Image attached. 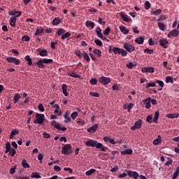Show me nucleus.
<instances>
[{
  "instance_id": "31",
  "label": "nucleus",
  "mask_w": 179,
  "mask_h": 179,
  "mask_svg": "<svg viewBox=\"0 0 179 179\" xmlns=\"http://www.w3.org/2000/svg\"><path fill=\"white\" fill-rule=\"evenodd\" d=\"M62 89L63 92V94H64L66 96H68V92H66V89H68V85H66V84H63Z\"/></svg>"
},
{
  "instance_id": "39",
  "label": "nucleus",
  "mask_w": 179,
  "mask_h": 179,
  "mask_svg": "<svg viewBox=\"0 0 179 179\" xmlns=\"http://www.w3.org/2000/svg\"><path fill=\"white\" fill-rule=\"evenodd\" d=\"M10 143H9V142H7L6 143V151H5V153H9V152H10V150H12V149H10Z\"/></svg>"
},
{
  "instance_id": "51",
  "label": "nucleus",
  "mask_w": 179,
  "mask_h": 179,
  "mask_svg": "<svg viewBox=\"0 0 179 179\" xmlns=\"http://www.w3.org/2000/svg\"><path fill=\"white\" fill-rule=\"evenodd\" d=\"M9 155H10V156H11V157H15V155H16V150L15 149H11L9 151Z\"/></svg>"
},
{
  "instance_id": "34",
  "label": "nucleus",
  "mask_w": 179,
  "mask_h": 179,
  "mask_svg": "<svg viewBox=\"0 0 179 179\" xmlns=\"http://www.w3.org/2000/svg\"><path fill=\"white\" fill-rule=\"evenodd\" d=\"M83 57L84 59H85V61H87V62H90V57H89V55H87V53H86V52H83Z\"/></svg>"
},
{
  "instance_id": "4",
  "label": "nucleus",
  "mask_w": 179,
  "mask_h": 179,
  "mask_svg": "<svg viewBox=\"0 0 179 179\" xmlns=\"http://www.w3.org/2000/svg\"><path fill=\"white\" fill-rule=\"evenodd\" d=\"M125 173H127V176L130 178L138 179V178L139 177V173H138V172L136 171L125 170Z\"/></svg>"
},
{
  "instance_id": "30",
  "label": "nucleus",
  "mask_w": 179,
  "mask_h": 179,
  "mask_svg": "<svg viewBox=\"0 0 179 179\" xmlns=\"http://www.w3.org/2000/svg\"><path fill=\"white\" fill-rule=\"evenodd\" d=\"M112 50L115 55H117V54L118 55L121 54V48H120L113 47Z\"/></svg>"
},
{
  "instance_id": "23",
  "label": "nucleus",
  "mask_w": 179,
  "mask_h": 179,
  "mask_svg": "<svg viewBox=\"0 0 179 179\" xmlns=\"http://www.w3.org/2000/svg\"><path fill=\"white\" fill-rule=\"evenodd\" d=\"M119 29L123 34H128V33H129V30L127 29V27L124 26H120L119 27Z\"/></svg>"
},
{
  "instance_id": "55",
  "label": "nucleus",
  "mask_w": 179,
  "mask_h": 179,
  "mask_svg": "<svg viewBox=\"0 0 179 179\" xmlns=\"http://www.w3.org/2000/svg\"><path fill=\"white\" fill-rule=\"evenodd\" d=\"M78 115H79V113L78 112H73V113H71V117L72 118V120H76V117H78Z\"/></svg>"
},
{
  "instance_id": "15",
  "label": "nucleus",
  "mask_w": 179,
  "mask_h": 179,
  "mask_svg": "<svg viewBox=\"0 0 179 179\" xmlns=\"http://www.w3.org/2000/svg\"><path fill=\"white\" fill-rule=\"evenodd\" d=\"M85 26H86V27H88V28L91 29L92 30H93V29H94L95 24H94V22H93L92 21L87 20L85 22Z\"/></svg>"
},
{
  "instance_id": "12",
  "label": "nucleus",
  "mask_w": 179,
  "mask_h": 179,
  "mask_svg": "<svg viewBox=\"0 0 179 179\" xmlns=\"http://www.w3.org/2000/svg\"><path fill=\"white\" fill-rule=\"evenodd\" d=\"M159 45L161 47H163V48H169V41L166 39H161L159 40Z\"/></svg>"
},
{
  "instance_id": "19",
  "label": "nucleus",
  "mask_w": 179,
  "mask_h": 179,
  "mask_svg": "<svg viewBox=\"0 0 179 179\" xmlns=\"http://www.w3.org/2000/svg\"><path fill=\"white\" fill-rule=\"evenodd\" d=\"M61 18H59V17H55L52 22V26H58V24H61Z\"/></svg>"
},
{
  "instance_id": "38",
  "label": "nucleus",
  "mask_w": 179,
  "mask_h": 179,
  "mask_svg": "<svg viewBox=\"0 0 179 179\" xmlns=\"http://www.w3.org/2000/svg\"><path fill=\"white\" fill-rule=\"evenodd\" d=\"M94 54H95V55H97L98 58H100V57H101V50H100L99 49H94L93 50Z\"/></svg>"
},
{
  "instance_id": "29",
  "label": "nucleus",
  "mask_w": 179,
  "mask_h": 179,
  "mask_svg": "<svg viewBox=\"0 0 179 179\" xmlns=\"http://www.w3.org/2000/svg\"><path fill=\"white\" fill-rule=\"evenodd\" d=\"M22 166L24 169H30V165L27 163V160L24 159L22 162Z\"/></svg>"
},
{
  "instance_id": "46",
  "label": "nucleus",
  "mask_w": 179,
  "mask_h": 179,
  "mask_svg": "<svg viewBox=\"0 0 179 179\" xmlns=\"http://www.w3.org/2000/svg\"><path fill=\"white\" fill-rule=\"evenodd\" d=\"M93 173H96V169H91L90 170L85 172V175L86 176H92V174H93Z\"/></svg>"
},
{
  "instance_id": "7",
  "label": "nucleus",
  "mask_w": 179,
  "mask_h": 179,
  "mask_svg": "<svg viewBox=\"0 0 179 179\" xmlns=\"http://www.w3.org/2000/svg\"><path fill=\"white\" fill-rule=\"evenodd\" d=\"M51 125H52V127H54V128H56V129H58L59 131H65L67 129L66 127H61L59 124L57 123V121H55V120H52L51 122Z\"/></svg>"
},
{
  "instance_id": "13",
  "label": "nucleus",
  "mask_w": 179,
  "mask_h": 179,
  "mask_svg": "<svg viewBox=\"0 0 179 179\" xmlns=\"http://www.w3.org/2000/svg\"><path fill=\"white\" fill-rule=\"evenodd\" d=\"M97 128H99V125L97 124H94L91 127H90L87 131L90 134H94L96 131H97Z\"/></svg>"
},
{
  "instance_id": "61",
  "label": "nucleus",
  "mask_w": 179,
  "mask_h": 179,
  "mask_svg": "<svg viewBox=\"0 0 179 179\" xmlns=\"http://www.w3.org/2000/svg\"><path fill=\"white\" fill-rule=\"evenodd\" d=\"M110 27H107L104 31H103V34L105 36H108V34H110Z\"/></svg>"
},
{
  "instance_id": "33",
  "label": "nucleus",
  "mask_w": 179,
  "mask_h": 179,
  "mask_svg": "<svg viewBox=\"0 0 179 179\" xmlns=\"http://www.w3.org/2000/svg\"><path fill=\"white\" fill-rule=\"evenodd\" d=\"M158 27L162 31H164V30H166V24L164 23L158 22Z\"/></svg>"
},
{
  "instance_id": "44",
  "label": "nucleus",
  "mask_w": 179,
  "mask_h": 179,
  "mask_svg": "<svg viewBox=\"0 0 179 179\" xmlns=\"http://www.w3.org/2000/svg\"><path fill=\"white\" fill-rule=\"evenodd\" d=\"M42 62H43V64H52V62H54V60H52V59H42Z\"/></svg>"
},
{
  "instance_id": "17",
  "label": "nucleus",
  "mask_w": 179,
  "mask_h": 179,
  "mask_svg": "<svg viewBox=\"0 0 179 179\" xmlns=\"http://www.w3.org/2000/svg\"><path fill=\"white\" fill-rule=\"evenodd\" d=\"M150 100L151 98H147L146 99L143 100L145 108L149 109V108L150 107Z\"/></svg>"
},
{
  "instance_id": "49",
  "label": "nucleus",
  "mask_w": 179,
  "mask_h": 179,
  "mask_svg": "<svg viewBox=\"0 0 179 179\" xmlns=\"http://www.w3.org/2000/svg\"><path fill=\"white\" fill-rule=\"evenodd\" d=\"M90 83L92 85L94 86V85L97 84V80L96 78H91L90 80Z\"/></svg>"
},
{
  "instance_id": "28",
  "label": "nucleus",
  "mask_w": 179,
  "mask_h": 179,
  "mask_svg": "<svg viewBox=\"0 0 179 179\" xmlns=\"http://www.w3.org/2000/svg\"><path fill=\"white\" fill-rule=\"evenodd\" d=\"M143 41H145V38L140 36L135 39V43L137 44H143Z\"/></svg>"
},
{
  "instance_id": "45",
  "label": "nucleus",
  "mask_w": 179,
  "mask_h": 179,
  "mask_svg": "<svg viewBox=\"0 0 179 179\" xmlns=\"http://www.w3.org/2000/svg\"><path fill=\"white\" fill-rule=\"evenodd\" d=\"M31 178H41V176L37 172H33Z\"/></svg>"
},
{
  "instance_id": "41",
  "label": "nucleus",
  "mask_w": 179,
  "mask_h": 179,
  "mask_svg": "<svg viewBox=\"0 0 179 179\" xmlns=\"http://www.w3.org/2000/svg\"><path fill=\"white\" fill-rule=\"evenodd\" d=\"M67 73H68L69 76H71V78H80V76L79 74H76L73 72H71V73L68 72Z\"/></svg>"
},
{
  "instance_id": "63",
  "label": "nucleus",
  "mask_w": 179,
  "mask_h": 179,
  "mask_svg": "<svg viewBox=\"0 0 179 179\" xmlns=\"http://www.w3.org/2000/svg\"><path fill=\"white\" fill-rule=\"evenodd\" d=\"M145 9H150V2L149 1H145Z\"/></svg>"
},
{
  "instance_id": "42",
  "label": "nucleus",
  "mask_w": 179,
  "mask_h": 179,
  "mask_svg": "<svg viewBox=\"0 0 179 179\" xmlns=\"http://www.w3.org/2000/svg\"><path fill=\"white\" fill-rule=\"evenodd\" d=\"M65 31H66L64 29V28H61L57 31V36H64V34H65Z\"/></svg>"
},
{
  "instance_id": "64",
  "label": "nucleus",
  "mask_w": 179,
  "mask_h": 179,
  "mask_svg": "<svg viewBox=\"0 0 179 179\" xmlns=\"http://www.w3.org/2000/svg\"><path fill=\"white\" fill-rule=\"evenodd\" d=\"M152 115L147 116L146 117L147 122H149V124H152Z\"/></svg>"
},
{
  "instance_id": "53",
  "label": "nucleus",
  "mask_w": 179,
  "mask_h": 179,
  "mask_svg": "<svg viewBox=\"0 0 179 179\" xmlns=\"http://www.w3.org/2000/svg\"><path fill=\"white\" fill-rule=\"evenodd\" d=\"M156 83H148L146 85V89H148V87H155Z\"/></svg>"
},
{
  "instance_id": "59",
  "label": "nucleus",
  "mask_w": 179,
  "mask_h": 179,
  "mask_svg": "<svg viewBox=\"0 0 179 179\" xmlns=\"http://www.w3.org/2000/svg\"><path fill=\"white\" fill-rule=\"evenodd\" d=\"M163 20H166V15H161L157 20L158 22H163Z\"/></svg>"
},
{
  "instance_id": "26",
  "label": "nucleus",
  "mask_w": 179,
  "mask_h": 179,
  "mask_svg": "<svg viewBox=\"0 0 179 179\" xmlns=\"http://www.w3.org/2000/svg\"><path fill=\"white\" fill-rule=\"evenodd\" d=\"M152 143L155 145H160V143H162V137L158 136V138L154 140Z\"/></svg>"
},
{
  "instance_id": "11",
  "label": "nucleus",
  "mask_w": 179,
  "mask_h": 179,
  "mask_svg": "<svg viewBox=\"0 0 179 179\" xmlns=\"http://www.w3.org/2000/svg\"><path fill=\"white\" fill-rule=\"evenodd\" d=\"M37 52H39L41 57H47L48 55V51L45 49L38 48Z\"/></svg>"
},
{
  "instance_id": "43",
  "label": "nucleus",
  "mask_w": 179,
  "mask_h": 179,
  "mask_svg": "<svg viewBox=\"0 0 179 179\" xmlns=\"http://www.w3.org/2000/svg\"><path fill=\"white\" fill-rule=\"evenodd\" d=\"M43 32H44V29H37L36 30L34 36H40V34H42V33H43Z\"/></svg>"
},
{
  "instance_id": "60",
  "label": "nucleus",
  "mask_w": 179,
  "mask_h": 179,
  "mask_svg": "<svg viewBox=\"0 0 179 179\" xmlns=\"http://www.w3.org/2000/svg\"><path fill=\"white\" fill-rule=\"evenodd\" d=\"M15 173H16V166L10 169V174L13 175Z\"/></svg>"
},
{
  "instance_id": "8",
  "label": "nucleus",
  "mask_w": 179,
  "mask_h": 179,
  "mask_svg": "<svg viewBox=\"0 0 179 179\" xmlns=\"http://www.w3.org/2000/svg\"><path fill=\"white\" fill-rule=\"evenodd\" d=\"M124 48L128 52H134L135 51V47L127 43H124Z\"/></svg>"
},
{
  "instance_id": "21",
  "label": "nucleus",
  "mask_w": 179,
  "mask_h": 179,
  "mask_svg": "<svg viewBox=\"0 0 179 179\" xmlns=\"http://www.w3.org/2000/svg\"><path fill=\"white\" fill-rule=\"evenodd\" d=\"M64 117L65 118L64 120V122L66 124L68 122H71V121H72V119H71V116H69V115L68 114V112H66L64 114Z\"/></svg>"
},
{
  "instance_id": "1",
  "label": "nucleus",
  "mask_w": 179,
  "mask_h": 179,
  "mask_svg": "<svg viewBox=\"0 0 179 179\" xmlns=\"http://www.w3.org/2000/svg\"><path fill=\"white\" fill-rule=\"evenodd\" d=\"M86 146H90L91 148H96V149H101V152H107L108 148L104 147L102 143H99L94 140H89L85 143Z\"/></svg>"
},
{
  "instance_id": "6",
  "label": "nucleus",
  "mask_w": 179,
  "mask_h": 179,
  "mask_svg": "<svg viewBox=\"0 0 179 179\" xmlns=\"http://www.w3.org/2000/svg\"><path fill=\"white\" fill-rule=\"evenodd\" d=\"M99 80L101 83V85H103V86H106L108 85V83H111V79L106 76L101 77Z\"/></svg>"
},
{
  "instance_id": "10",
  "label": "nucleus",
  "mask_w": 179,
  "mask_h": 179,
  "mask_svg": "<svg viewBox=\"0 0 179 179\" xmlns=\"http://www.w3.org/2000/svg\"><path fill=\"white\" fill-rule=\"evenodd\" d=\"M178 35H179V31L178 29H173L168 34V37L169 38H171V37H177V36Z\"/></svg>"
},
{
  "instance_id": "36",
  "label": "nucleus",
  "mask_w": 179,
  "mask_h": 179,
  "mask_svg": "<svg viewBox=\"0 0 179 179\" xmlns=\"http://www.w3.org/2000/svg\"><path fill=\"white\" fill-rule=\"evenodd\" d=\"M178 176H179V166H177L175 172L173 173L172 179H177V177H178Z\"/></svg>"
},
{
  "instance_id": "18",
  "label": "nucleus",
  "mask_w": 179,
  "mask_h": 179,
  "mask_svg": "<svg viewBox=\"0 0 179 179\" xmlns=\"http://www.w3.org/2000/svg\"><path fill=\"white\" fill-rule=\"evenodd\" d=\"M159 115H160V110H157L155 113V117L153 119V122H155V124H157V122H159Z\"/></svg>"
},
{
  "instance_id": "48",
  "label": "nucleus",
  "mask_w": 179,
  "mask_h": 179,
  "mask_svg": "<svg viewBox=\"0 0 179 179\" xmlns=\"http://www.w3.org/2000/svg\"><path fill=\"white\" fill-rule=\"evenodd\" d=\"M144 52H146V54H149L150 55H152V54H154L155 50L146 48L144 50Z\"/></svg>"
},
{
  "instance_id": "5",
  "label": "nucleus",
  "mask_w": 179,
  "mask_h": 179,
  "mask_svg": "<svg viewBox=\"0 0 179 179\" xmlns=\"http://www.w3.org/2000/svg\"><path fill=\"white\" fill-rule=\"evenodd\" d=\"M7 62L10 64H15V65H20V59H16L13 57H8L6 58Z\"/></svg>"
},
{
  "instance_id": "57",
  "label": "nucleus",
  "mask_w": 179,
  "mask_h": 179,
  "mask_svg": "<svg viewBox=\"0 0 179 179\" xmlns=\"http://www.w3.org/2000/svg\"><path fill=\"white\" fill-rule=\"evenodd\" d=\"M156 83H158L159 86H160L162 88L164 87V83L163 81L157 80Z\"/></svg>"
},
{
  "instance_id": "54",
  "label": "nucleus",
  "mask_w": 179,
  "mask_h": 179,
  "mask_svg": "<svg viewBox=\"0 0 179 179\" xmlns=\"http://www.w3.org/2000/svg\"><path fill=\"white\" fill-rule=\"evenodd\" d=\"M22 41H30V36H29L27 35H24L22 36Z\"/></svg>"
},
{
  "instance_id": "16",
  "label": "nucleus",
  "mask_w": 179,
  "mask_h": 179,
  "mask_svg": "<svg viewBox=\"0 0 179 179\" xmlns=\"http://www.w3.org/2000/svg\"><path fill=\"white\" fill-rule=\"evenodd\" d=\"M35 65H37L38 68H39L40 69H44V68H45V65H44L42 59H40L37 62H36Z\"/></svg>"
},
{
  "instance_id": "24",
  "label": "nucleus",
  "mask_w": 179,
  "mask_h": 179,
  "mask_svg": "<svg viewBox=\"0 0 179 179\" xmlns=\"http://www.w3.org/2000/svg\"><path fill=\"white\" fill-rule=\"evenodd\" d=\"M20 99H22V96H20V94L16 93L13 97L14 104H16V103H18Z\"/></svg>"
},
{
  "instance_id": "56",
  "label": "nucleus",
  "mask_w": 179,
  "mask_h": 179,
  "mask_svg": "<svg viewBox=\"0 0 179 179\" xmlns=\"http://www.w3.org/2000/svg\"><path fill=\"white\" fill-rule=\"evenodd\" d=\"M120 54L122 55V57H126L127 54H128V52H127V50L121 48L120 49Z\"/></svg>"
},
{
  "instance_id": "9",
  "label": "nucleus",
  "mask_w": 179,
  "mask_h": 179,
  "mask_svg": "<svg viewBox=\"0 0 179 179\" xmlns=\"http://www.w3.org/2000/svg\"><path fill=\"white\" fill-rule=\"evenodd\" d=\"M141 72H143V73H154L155 67H143L141 69Z\"/></svg>"
},
{
  "instance_id": "50",
  "label": "nucleus",
  "mask_w": 179,
  "mask_h": 179,
  "mask_svg": "<svg viewBox=\"0 0 179 179\" xmlns=\"http://www.w3.org/2000/svg\"><path fill=\"white\" fill-rule=\"evenodd\" d=\"M162 13V9L159 8L156 10L152 11V14L155 15V16H157Z\"/></svg>"
},
{
  "instance_id": "20",
  "label": "nucleus",
  "mask_w": 179,
  "mask_h": 179,
  "mask_svg": "<svg viewBox=\"0 0 179 179\" xmlns=\"http://www.w3.org/2000/svg\"><path fill=\"white\" fill-rule=\"evenodd\" d=\"M179 117V113H169L166 115V118H170L171 120H173V118H178Z\"/></svg>"
},
{
  "instance_id": "62",
  "label": "nucleus",
  "mask_w": 179,
  "mask_h": 179,
  "mask_svg": "<svg viewBox=\"0 0 179 179\" xmlns=\"http://www.w3.org/2000/svg\"><path fill=\"white\" fill-rule=\"evenodd\" d=\"M90 96H93L94 97H100V94L97 92H90Z\"/></svg>"
},
{
  "instance_id": "37",
  "label": "nucleus",
  "mask_w": 179,
  "mask_h": 179,
  "mask_svg": "<svg viewBox=\"0 0 179 179\" xmlns=\"http://www.w3.org/2000/svg\"><path fill=\"white\" fill-rule=\"evenodd\" d=\"M132 107H134V103H131L129 105H124V110L127 109V111H131Z\"/></svg>"
},
{
  "instance_id": "40",
  "label": "nucleus",
  "mask_w": 179,
  "mask_h": 179,
  "mask_svg": "<svg viewBox=\"0 0 179 179\" xmlns=\"http://www.w3.org/2000/svg\"><path fill=\"white\" fill-rule=\"evenodd\" d=\"M166 83H174V80L173 79V77L171 76H166Z\"/></svg>"
},
{
  "instance_id": "35",
  "label": "nucleus",
  "mask_w": 179,
  "mask_h": 179,
  "mask_svg": "<svg viewBox=\"0 0 179 179\" xmlns=\"http://www.w3.org/2000/svg\"><path fill=\"white\" fill-rule=\"evenodd\" d=\"M10 25L11 26V27H15L16 26V17L10 18Z\"/></svg>"
},
{
  "instance_id": "32",
  "label": "nucleus",
  "mask_w": 179,
  "mask_h": 179,
  "mask_svg": "<svg viewBox=\"0 0 179 179\" xmlns=\"http://www.w3.org/2000/svg\"><path fill=\"white\" fill-rule=\"evenodd\" d=\"M95 33H96L98 37H103V34L101 33V27H96V29H95Z\"/></svg>"
},
{
  "instance_id": "47",
  "label": "nucleus",
  "mask_w": 179,
  "mask_h": 179,
  "mask_svg": "<svg viewBox=\"0 0 179 179\" xmlns=\"http://www.w3.org/2000/svg\"><path fill=\"white\" fill-rule=\"evenodd\" d=\"M68 37H71V33L66 32L65 34H63L62 36V40H66V38H68Z\"/></svg>"
},
{
  "instance_id": "2",
  "label": "nucleus",
  "mask_w": 179,
  "mask_h": 179,
  "mask_svg": "<svg viewBox=\"0 0 179 179\" xmlns=\"http://www.w3.org/2000/svg\"><path fill=\"white\" fill-rule=\"evenodd\" d=\"M35 119L36 120H34V123L41 125V124H43L44 121H45V116H44V114L36 113L35 115Z\"/></svg>"
},
{
  "instance_id": "27",
  "label": "nucleus",
  "mask_w": 179,
  "mask_h": 179,
  "mask_svg": "<svg viewBox=\"0 0 179 179\" xmlns=\"http://www.w3.org/2000/svg\"><path fill=\"white\" fill-rule=\"evenodd\" d=\"M132 149H127L121 152V155H122L123 156H125V155H132Z\"/></svg>"
},
{
  "instance_id": "3",
  "label": "nucleus",
  "mask_w": 179,
  "mask_h": 179,
  "mask_svg": "<svg viewBox=\"0 0 179 179\" xmlns=\"http://www.w3.org/2000/svg\"><path fill=\"white\" fill-rule=\"evenodd\" d=\"M62 153L65 155H71L72 153V145L71 144H66L62 148Z\"/></svg>"
},
{
  "instance_id": "25",
  "label": "nucleus",
  "mask_w": 179,
  "mask_h": 179,
  "mask_svg": "<svg viewBox=\"0 0 179 179\" xmlns=\"http://www.w3.org/2000/svg\"><path fill=\"white\" fill-rule=\"evenodd\" d=\"M25 61H27L28 65L29 66H31L33 65V60L31 59V57L30 56L27 55L24 57Z\"/></svg>"
},
{
  "instance_id": "52",
  "label": "nucleus",
  "mask_w": 179,
  "mask_h": 179,
  "mask_svg": "<svg viewBox=\"0 0 179 179\" xmlns=\"http://www.w3.org/2000/svg\"><path fill=\"white\" fill-rule=\"evenodd\" d=\"M94 43L96 44V45H99V47H101L103 45V42H101V41L99 39H95Z\"/></svg>"
},
{
  "instance_id": "22",
  "label": "nucleus",
  "mask_w": 179,
  "mask_h": 179,
  "mask_svg": "<svg viewBox=\"0 0 179 179\" xmlns=\"http://www.w3.org/2000/svg\"><path fill=\"white\" fill-rule=\"evenodd\" d=\"M142 120L139 119L138 121L135 122L134 125L136 126V128H137V129H141V128H142Z\"/></svg>"
},
{
  "instance_id": "58",
  "label": "nucleus",
  "mask_w": 179,
  "mask_h": 179,
  "mask_svg": "<svg viewBox=\"0 0 179 179\" xmlns=\"http://www.w3.org/2000/svg\"><path fill=\"white\" fill-rule=\"evenodd\" d=\"M11 135L12 136H14L15 135H19V131L17 130L16 129H13L12 131H11Z\"/></svg>"
},
{
  "instance_id": "14",
  "label": "nucleus",
  "mask_w": 179,
  "mask_h": 179,
  "mask_svg": "<svg viewBox=\"0 0 179 179\" xmlns=\"http://www.w3.org/2000/svg\"><path fill=\"white\" fill-rule=\"evenodd\" d=\"M120 17L122 19H123L124 22H132V20L130 18H128V15L124 13H120Z\"/></svg>"
}]
</instances>
